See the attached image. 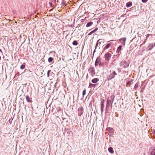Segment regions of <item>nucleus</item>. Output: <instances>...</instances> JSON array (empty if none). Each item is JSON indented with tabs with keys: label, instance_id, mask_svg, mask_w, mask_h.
<instances>
[{
	"label": "nucleus",
	"instance_id": "13",
	"mask_svg": "<svg viewBox=\"0 0 155 155\" xmlns=\"http://www.w3.org/2000/svg\"><path fill=\"white\" fill-rule=\"evenodd\" d=\"M132 3L131 2H129L126 4V6L127 8H129L132 5Z\"/></svg>",
	"mask_w": 155,
	"mask_h": 155
},
{
	"label": "nucleus",
	"instance_id": "8",
	"mask_svg": "<svg viewBox=\"0 0 155 155\" xmlns=\"http://www.w3.org/2000/svg\"><path fill=\"white\" fill-rule=\"evenodd\" d=\"M78 115L81 116L83 113V108L82 107H80L78 109Z\"/></svg>",
	"mask_w": 155,
	"mask_h": 155
},
{
	"label": "nucleus",
	"instance_id": "23",
	"mask_svg": "<svg viewBox=\"0 0 155 155\" xmlns=\"http://www.w3.org/2000/svg\"><path fill=\"white\" fill-rule=\"evenodd\" d=\"M53 60V58L52 57H49L48 58V61L49 63H50Z\"/></svg>",
	"mask_w": 155,
	"mask_h": 155
},
{
	"label": "nucleus",
	"instance_id": "28",
	"mask_svg": "<svg viewBox=\"0 0 155 155\" xmlns=\"http://www.w3.org/2000/svg\"><path fill=\"white\" fill-rule=\"evenodd\" d=\"M151 155H155V148L153 149V151L151 153Z\"/></svg>",
	"mask_w": 155,
	"mask_h": 155
},
{
	"label": "nucleus",
	"instance_id": "2",
	"mask_svg": "<svg viewBox=\"0 0 155 155\" xmlns=\"http://www.w3.org/2000/svg\"><path fill=\"white\" fill-rule=\"evenodd\" d=\"M117 75V73L115 71H113L111 73H110L109 76L107 78V80L108 81L111 80L114 78L115 76Z\"/></svg>",
	"mask_w": 155,
	"mask_h": 155
},
{
	"label": "nucleus",
	"instance_id": "12",
	"mask_svg": "<svg viewBox=\"0 0 155 155\" xmlns=\"http://www.w3.org/2000/svg\"><path fill=\"white\" fill-rule=\"evenodd\" d=\"M99 80V79H98L97 78H94L93 79L91 80V82L94 84H95Z\"/></svg>",
	"mask_w": 155,
	"mask_h": 155
},
{
	"label": "nucleus",
	"instance_id": "11",
	"mask_svg": "<svg viewBox=\"0 0 155 155\" xmlns=\"http://www.w3.org/2000/svg\"><path fill=\"white\" fill-rule=\"evenodd\" d=\"M122 47V45H120L118 47L116 52L118 54L120 53V50H121Z\"/></svg>",
	"mask_w": 155,
	"mask_h": 155
},
{
	"label": "nucleus",
	"instance_id": "30",
	"mask_svg": "<svg viewBox=\"0 0 155 155\" xmlns=\"http://www.w3.org/2000/svg\"><path fill=\"white\" fill-rule=\"evenodd\" d=\"M142 0V2L143 3L146 2L148 1V0Z\"/></svg>",
	"mask_w": 155,
	"mask_h": 155
},
{
	"label": "nucleus",
	"instance_id": "36",
	"mask_svg": "<svg viewBox=\"0 0 155 155\" xmlns=\"http://www.w3.org/2000/svg\"><path fill=\"white\" fill-rule=\"evenodd\" d=\"M66 118H64L63 119L64 120H66Z\"/></svg>",
	"mask_w": 155,
	"mask_h": 155
},
{
	"label": "nucleus",
	"instance_id": "34",
	"mask_svg": "<svg viewBox=\"0 0 155 155\" xmlns=\"http://www.w3.org/2000/svg\"><path fill=\"white\" fill-rule=\"evenodd\" d=\"M153 133L154 134H155V130L153 132Z\"/></svg>",
	"mask_w": 155,
	"mask_h": 155
},
{
	"label": "nucleus",
	"instance_id": "4",
	"mask_svg": "<svg viewBox=\"0 0 155 155\" xmlns=\"http://www.w3.org/2000/svg\"><path fill=\"white\" fill-rule=\"evenodd\" d=\"M120 66L122 68H126L128 66V64L127 62L125 61H123L120 62Z\"/></svg>",
	"mask_w": 155,
	"mask_h": 155
},
{
	"label": "nucleus",
	"instance_id": "39",
	"mask_svg": "<svg viewBox=\"0 0 155 155\" xmlns=\"http://www.w3.org/2000/svg\"><path fill=\"white\" fill-rule=\"evenodd\" d=\"M9 21H11V20H9Z\"/></svg>",
	"mask_w": 155,
	"mask_h": 155
},
{
	"label": "nucleus",
	"instance_id": "21",
	"mask_svg": "<svg viewBox=\"0 0 155 155\" xmlns=\"http://www.w3.org/2000/svg\"><path fill=\"white\" fill-rule=\"evenodd\" d=\"M139 86V83L138 82V83H137L134 86V88L135 89V90H136L137 89V88H138V87Z\"/></svg>",
	"mask_w": 155,
	"mask_h": 155
},
{
	"label": "nucleus",
	"instance_id": "14",
	"mask_svg": "<svg viewBox=\"0 0 155 155\" xmlns=\"http://www.w3.org/2000/svg\"><path fill=\"white\" fill-rule=\"evenodd\" d=\"M110 104V103H109L107 102V104L106 105V112H107L108 111V109L109 108Z\"/></svg>",
	"mask_w": 155,
	"mask_h": 155
},
{
	"label": "nucleus",
	"instance_id": "9",
	"mask_svg": "<svg viewBox=\"0 0 155 155\" xmlns=\"http://www.w3.org/2000/svg\"><path fill=\"white\" fill-rule=\"evenodd\" d=\"M107 130L110 133V135H113L114 132L113 129L112 128L110 127H107Z\"/></svg>",
	"mask_w": 155,
	"mask_h": 155
},
{
	"label": "nucleus",
	"instance_id": "24",
	"mask_svg": "<svg viewBox=\"0 0 155 155\" xmlns=\"http://www.w3.org/2000/svg\"><path fill=\"white\" fill-rule=\"evenodd\" d=\"M101 40V39H99V40H98L97 42V43H96V46H95V50H96V49L97 48V46L98 45V42Z\"/></svg>",
	"mask_w": 155,
	"mask_h": 155
},
{
	"label": "nucleus",
	"instance_id": "20",
	"mask_svg": "<svg viewBox=\"0 0 155 155\" xmlns=\"http://www.w3.org/2000/svg\"><path fill=\"white\" fill-rule=\"evenodd\" d=\"M126 40V38H121L120 40V41H122L124 42V45L125 44Z\"/></svg>",
	"mask_w": 155,
	"mask_h": 155
},
{
	"label": "nucleus",
	"instance_id": "1",
	"mask_svg": "<svg viewBox=\"0 0 155 155\" xmlns=\"http://www.w3.org/2000/svg\"><path fill=\"white\" fill-rule=\"evenodd\" d=\"M115 96L114 95H112L110 97H108L107 100V102L110 103L111 104V108H112V104L114 102V99Z\"/></svg>",
	"mask_w": 155,
	"mask_h": 155
},
{
	"label": "nucleus",
	"instance_id": "16",
	"mask_svg": "<svg viewBox=\"0 0 155 155\" xmlns=\"http://www.w3.org/2000/svg\"><path fill=\"white\" fill-rule=\"evenodd\" d=\"M108 151L111 153H114L113 148L111 147H110L108 148Z\"/></svg>",
	"mask_w": 155,
	"mask_h": 155
},
{
	"label": "nucleus",
	"instance_id": "5",
	"mask_svg": "<svg viewBox=\"0 0 155 155\" xmlns=\"http://www.w3.org/2000/svg\"><path fill=\"white\" fill-rule=\"evenodd\" d=\"M104 57L106 61L108 62L110 60V58L111 57V54L108 53L105 54Z\"/></svg>",
	"mask_w": 155,
	"mask_h": 155
},
{
	"label": "nucleus",
	"instance_id": "15",
	"mask_svg": "<svg viewBox=\"0 0 155 155\" xmlns=\"http://www.w3.org/2000/svg\"><path fill=\"white\" fill-rule=\"evenodd\" d=\"M93 24V22L92 21H90L88 22L86 25V27H89L91 26Z\"/></svg>",
	"mask_w": 155,
	"mask_h": 155
},
{
	"label": "nucleus",
	"instance_id": "22",
	"mask_svg": "<svg viewBox=\"0 0 155 155\" xmlns=\"http://www.w3.org/2000/svg\"><path fill=\"white\" fill-rule=\"evenodd\" d=\"M78 43L77 41L75 40L72 43V44L74 46L77 45H78Z\"/></svg>",
	"mask_w": 155,
	"mask_h": 155
},
{
	"label": "nucleus",
	"instance_id": "19",
	"mask_svg": "<svg viewBox=\"0 0 155 155\" xmlns=\"http://www.w3.org/2000/svg\"><path fill=\"white\" fill-rule=\"evenodd\" d=\"M96 85V84H90L88 87L89 88H92V87H94Z\"/></svg>",
	"mask_w": 155,
	"mask_h": 155
},
{
	"label": "nucleus",
	"instance_id": "26",
	"mask_svg": "<svg viewBox=\"0 0 155 155\" xmlns=\"http://www.w3.org/2000/svg\"><path fill=\"white\" fill-rule=\"evenodd\" d=\"M25 67V64H22L20 66V68L21 69H24Z\"/></svg>",
	"mask_w": 155,
	"mask_h": 155
},
{
	"label": "nucleus",
	"instance_id": "10",
	"mask_svg": "<svg viewBox=\"0 0 155 155\" xmlns=\"http://www.w3.org/2000/svg\"><path fill=\"white\" fill-rule=\"evenodd\" d=\"M112 44L111 43H110L107 44L104 48V49H107L109 48L110 47L112 46Z\"/></svg>",
	"mask_w": 155,
	"mask_h": 155
},
{
	"label": "nucleus",
	"instance_id": "38",
	"mask_svg": "<svg viewBox=\"0 0 155 155\" xmlns=\"http://www.w3.org/2000/svg\"><path fill=\"white\" fill-rule=\"evenodd\" d=\"M1 56H0V60H1Z\"/></svg>",
	"mask_w": 155,
	"mask_h": 155
},
{
	"label": "nucleus",
	"instance_id": "35",
	"mask_svg": "<svg viewBox=\"0 0 155 155\" xmlns=\"http://www.w3.org/2000/svg\"><path fill=\"white\" fill-rule=\"evenodd\" d=\"M101 42H98V44L99 45L101 44Z\"/></svg>",
	"mask_w": 155,
	"mask_h": 155
},
{
	"label": "nucleus",
	"instance_id": "25",
	"mask_svg": "<svg viewBox=\"0 0 155 155\" xmlns=\"http://www.w3.org/2000/svg\"><path fill=\"white\" fill-rule=\"evenodd\" d=\"M86 89L85 88L83 91L82 95L84 96L86 94Z\"/></svg>",
	"mask_w": 155,
	"mask_h": 155
},
{
	"label": "nucleus",
	"instance_id": "7",
	"mask_svg": "<svg viewBox=\"0 0 155 155\" xmlns=\"http://www.w3.org/2000/svg\"><path fill=\"white\" fill-rule=\"evenodd\" d=\"M155 46V43L150 44L147 48V49L148 51L151 50Z\"/></svg>",
	"mask_w": 155,
	"mask_h": 155
},
{
	"label": "nucleus",
	"instance_id": "29",
	"mask_svg": "<svg viewBox=\"0 0 155 155\" xmlns=\"http://www.w3.org/2000/svg\"><path fill=\"white\" fill-rule=\"evenodd\" d=\"M51 71V70H49L47 72V76L48 77H49L50 75V73Z\"/></svg>",
	"mask_w": 155,
	"mask_h": 155
},
{
	"label": "nucleus",
	"instance_id": "33",
	"mask_svg": "<svg viewBox=\"0 0 155 155\" xmlns=\"http://www.w3.org/2000/svg\"><path fill=\"white\" fill-rule=\"evenodd\" d=\"M95 52V49L93 52V56H94V52Z\"/></svg>",
	"mask_w": 155,
	"mask_h": 155
},
{
	"label": "nucleus",
	"instance_id": "6",
	"mask_svg": "<svg viewBox=\"0 0 155 155\" xmlns=\"http://www.w3.org/2000/svg\"><path fill=\"white\" fill-rule=\"evenodd\" d=\"M101 63V58H100V57H99L97 58L96 60L95 63V66H98L99 64L100 65Z\"/></svg>",
	"mask_w": 155,
	"mask_h": 155
},
{
	"label": "nucleus",
	"instance_id": "32",
	"mask_svg": "<svg viewBox=\"0 0 155 155\" xmlns=\"http://www.w3.org/2000/svg\"><path fill=\"white\" fill-rule=\"evenodd\" d=\"M103 108H101V113H102L103 111Z\"/></svg>",
	"mask_w": 155,
	"mask_h": 155
},
{
	"label": "nucleus",
	"instance_id": "17",
	"mask_svg": "<svg viewBox=\"0 0 155 155\" xmlns=\"http://www.w3.org/2000/svg\"><path fill=\"white\" fill-rule=\"evenodd\" d=\"M104 100L103 99L101 102V108H104Z\"/></svg>",
	"mask_w": 155,
	"mask_h": 155
},
{
	"label": "nucleus",
	"instance_id": "37",
	"mask_svg": "<svg viewBox=\"0 0 155 155\" xmlns=\"http://www.w3.org/2000/svg\"><path fill=\"white\" fill-rule=\"evenodd\" d=\"M0 51L1 52H2V50L0 49Z\"/></svg>",
	"mask_w": 155,
	"mask_h": 155
},
{
	"label": "nucleus",
	"instance_id": "18",
	"mask_svg": "<svg viewBox=\"0 0 155 155\" xmlns=\"http://www.w3.org/2000/svg\"><path fill=\"white\" fill-rule=\"evenodd\" d=\"M26 100L28 102H31L32 101L30 100L29 97L28 95L26 96Z\"/></svg>",
	"mask_w": 155,
	"mask_h": 155
},
{
	"label": "nucleus",
	"instance_id": "31",
	"mask_svg": "<svg viewBox=\"0 0 155 155\" xmlns=\"http://www.w3.org/2000/svg\"><path fill=\"white\" fill-rule=\"evenodd\" d=\"M98 28H96L94 29L93 30L94 31V32H95L96 31H97L98 30Z\"/></svg>",
	"mask_w": 155,
	"mask_h": 155
},
{
	"label": "nucleus",
	"instance_id": "3",
	"mask_svg": "<svg viewBox=\"0 0 155 155\" xmlns=\"http://www.w3.org/2000/svg\"><path fill=\"white\" fill-rule=\"evenodd\" d=\"M88 71L91 76L93 77L95 74V69L93 67H90Z\"/></svg>",
	"mask_w": 155,
	"mask_h": 155
},
{
	"label": "nucleus",
	"instance_id": "27",
	"mask_svg": "<svg viewBox=\"0 0 155 155\" xmlns=\"http://www.w3.org/2000/svg\"><path fill=\"white\" fill-rule=\"evenodd\" d=\"M95 32H94V30H93V31H91V32H89L88 34V35H91L92 34L94 33Z\"/></svg>",
	"mask_w": 155,
	"mask_h": 155
}]
</instances>
